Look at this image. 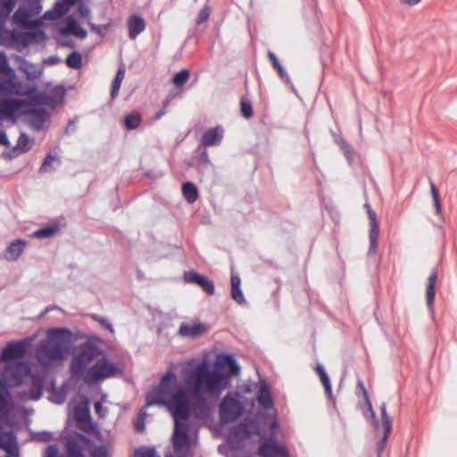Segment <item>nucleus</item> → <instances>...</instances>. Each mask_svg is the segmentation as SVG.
Returning a JSON list of instances; mask_svg holds the SVG:
<instances>
[{
  "instance_id": "nucleus-19",
  "label": "nucleus",
  "mask_w": 457,
  "mask_h": 457,
  "mask_svg": "<svg viewBox=\"0 0 457 457\" xmlns=\"http://www.w3.org/2000/svg\"><path fill=\"white\" fill-rule=\"evenodd\" d=\"M259 404L265 410L273 408V399L270 394V386L265 381H261L259 390L256 395Z\"/></svg>"
},
{
  "instance_id": "nucleus-25",
  "label": "nucleus",
  "mask_w": 457,
  "mask_h": 457,
  "mask_svg": "<svg viewBox=\"0 0 457 457\" xmlns=\"http://www.w3.org/2000/svg\"><path fill=\"white\" fill-rule=\"evenodd\" d=\"M182 194L187 203H195L199 196L196 186L192 182H186L182 186Z\"/></svg>"
},
{
  "instance_id": "nucleus-45",
  "label": "nucleus",
  "mask_w": 457,
  "mask_h": 457,
  "mask_svg": "<svg viewBox=\"0 0 457 457\" xmlns=\"http://www.w3.org/2000/svg\"><path fill=\"white\" fill-rule=\"evenodd\" d=\"M279 77L287 84V85H292V82H291V79L290 78L288 77L287 71L284 70V68L282 67V65L279 63L278 64L277 66L274 67Z\"/></svg>"
},
{
  "instance_id": "nucleus-17",
  "label": "nucleus",
  "mask_w": 457,
  "mask_h": 457,
  "mask_svg": "<svg viewBox=\"0 0 457 457\" xmlns=\"http://www.w3.org/2000/svg\"><path fill=\"white\" fill-rule=\"evenodd\" d=\"M223 137V129L220 126L206 130L201 138V145L204 146L217 145Z\"/></svg>"
},
{
  "instance_id": "nucleus-4",
  "label": "nucleus",
  "mask_w": 457,
  "mask_h": 457,
  "mask_svg": "<svg viewBox=\"0 0 457 457\" xmlns=\"http://www.w3.org/2000/svg\"><path fill=\"white\" fill-rule=\"evenodd\" d=\"M100 356L84 376L83 380L87 385L115 377L120 372L116 363L109 360L103 351Z\"/></svg>"
},
{
  "instance_id": "nucleus-55",
  "label": "nucleus",
  "mask_w": 457,
  "mask_h": 457,
  "mask_svg": "<svg viewBox=\"0 0 457 457\" xmlns=\"http://www.w3.org/2000/svg\"><path fill=\"white\" fill-rule=\"evenodd\" d=\"M401 4L405 5H415L419 4L421 0H399Z\"/></svg>"
},
{
  "instance_id": "nucleus-57",
  "label": "nucleus",
  "mask_w": 457,
  "mask_h": 457,
  "mask_svg": "<svg viewBox=\"0 0 457 457\" xmlns=\"http://www.w3.org/2000/svg\"><path fill=\"white\" fill-rule=\"evenodd\" d=\"M4 34H5V30H4V27L0 26V45L3 44V42L4 40Z\"/></svg>"
},
{
  "instance_id": "nucleus-9",
  "label": "nucleus",
  "mask_w": 457,
  "mask_h": 457,
  "mask_svg": "<svg viewBox=\"0 0 457 457\" xmlns=\"http://www.w3.org/2000/svg\"><path fill=\"white\" fill-rule=\"evenodd\" d=\"M183 279L186 283L197 285L209 295H212L215 293L213 281L195 270L184 272Z\"/></svg>"
},
{
  "instance_id": "nucleus-64",
  "label": "nucleus",
  "mask_w": 457,
  "mask_h": 457,
  "mask_svg": "<svg viewBox=\"0 0 457 457\" xmlns=\"http://www.w3.org/2000/svg\"><path fill=\"white\" fill-rule=\"evenodd\" d=\"M35 6L36 11L34 12V13H38L41 11V6L38 4V3H36Z\"/></svg>"
},
{
  "instance_id": "nucleus-42",
  "label": "nucleus",
  "mask_w": 457,
  "mask_h": 457,
  "mask_svg": "<svg viewBox=\"0 0 457 457\" xmlns=\"http://www.w3.org/2000/svg\"><path fill=\"white\" fill-rule=\"evenodd\" d=\"M93 318L95 320L99 322L104 328H106L108 331H110L111 334H114L113 327L108 319H106L104 317H100L96 314L93 315Z\"/></svg>"
},
{
  "instance_id": "nucleus-7",
  "label": "nucleus",
  "mask_w": 457,
  "mask_h": 457,
  "mask_svg": "<svg viewBox=\"0 0 457 457\" xmlns=\"http://www.w3.org/2000/svg\"><path fill=\"white\" fill-rule=\"evenodd\" d=\"M91 440L77 432L64 437V447L67 457H85V451L91 445Z\"/></svg>"
},
{
  "instance_id": "nucleus-47",
  "label": "nucleus",
  "mask_w": 457,
  "mask_h": 457,
  "mask_svg": "<svg viewBox=\"0 0 457 457\" xmlns=\"http://www.w3.org/2000/svg\"><path fill=\"white\" fill-rule=\"evenodd\" d=\"M210 164V158L206 150L203 151L199 159V168L204 169Z\"/></svg>"
},
{
  "instance_id": "nucleus-46",
  "label": "nucleus",
  "mask_w": 457,
  "mask_h": 457,
  "mask_svg": "<svg viewBox=\"0 0 457 457\" xmlns=\"http://www.w3.org/2000/svg\"><path fill=\"white\" fill-rule=\"evenodd\" d=\"M145 411H141L138 414V418H137V420L135 425V428L138 432H142L145 429Z\"/></svg>"
},
{
  "instance_id": "nucleus-8",
  "label": "nucleus",
  "mask_w": 457,
  "mask_h": 457,
  "mask_svg": "<svg viewBox=\"0 0 457 457\" xmlns=\"http://www.w3.org/2000/svg\"><path fill=\"white\" fill-rule=\"evenodd\" d=\"M244 407L236 398L226 395L220 405V415L223 422H232L242 415Z\"/></svg>"
},
{
  "instance_id": "nucleus-43",
  "label": "nucleus",
  "mask_w": 457,
  "mask_h": 457,
  "mask_svg": "<svg viewBox=\"0 0 457 457\" xmlns=\"http://www.w3.org/2000/svg\"><path fill=\"white\" fill-rule=\"evenodd\" d=\"M357 386H358V387L361 390V392H362V395H363V397H364V399H365V401H366V403L368 404L369 409H370V411H371V416H372V418L375 420V413H374V411H373V410H372V407H371V403H370V398H369L368 392H367V390L365 389V387H364V384H363V382H362V380H361V379H359V380H358V382H357Z\"/></svg>"
},
{
  "instance_id": "nucleus-48",
  "label": "nucleus",
  "mask_w": 457,
  "mask_h": 457,
  "mask_svg": "<svg viewBox=\"0 0 457 457\" xmlns=\"http://www.w3.org/2000/svg\"><path fill=\"white\" fill-rule=\"evenodd\" d=\"M46 457H59L57 446L54 445H49L46 450Z\"/></svg>"
},
{
  "instance_id": "nucleus-53",
  "label": "nucleus",
  "mask_w": 457,
  "mask_h": 457,
  "mask_svg": "<svg viewBox=\"0 0 457 457\" xmlns=\"http://www.w3.org/2000/svg\"><path fill=\"white\" fill-rule=\"evenodd\" d=\"M60 62V59L57 56H50L45 61V63L54 65Z\"/></svg>"
},
{
  "instance_id": "nucleus-11",
  "label": "nucleus",
  "mask_w": 457,
  "mask_h": 457,
  "mask_svg": "<svg viewBox=\"0 0 457 457\" xmlns=\"http://www.w3.org/2000/svg\"><path fill=\"white\" fill-rule=\"evenodd\" d=\"M0 72L4 73L6 77L4 79L6 84L18 91H24L22 83L16 76L15 71L10 66L8 58L4 53H0Z\"/></svg>"
},
{
  "instance_id": "nucleus-28",
  "label": "nucleus",
  "mask_w": 457,
  "mask_h": 457,
  "mask_svg": "<svg viewBox=\"0 0 457 457\" xmlns=\"http://www.w3.org/2000/svg\"><path fill=\"white\" fill-rule=\"evenodd\" d=\"M124 77H125V67L122 65L118 69L115 78L112 82V88H111L112 99H114L118 96V93H119L121 82L124 79Z\"/></svg>"
},
{
  "instance_id": "nucleus-63",
  "label": "nucleus",
  "mask_w": 457,
  "mask_h": 457,
  "mask_svg": "<svg viewBox=\"0 0 457 457\" xmlns=\"http://www.w3.org/2000/svg\"><path fill=\"white\" fill-rule=\"evenodd\" d=\"M164 113H165V110L162 108V110H161V111L156 114V118H157V119L161 118Z\"/></svg>"
},
{
  "instance_id": "nucleus-35",
  "label": "nucleus",
  "mask_w": 457,
  "mask_h": 457,
  "mask_svg": "<svg viewBox=\"0 0 457 457\" xmlns=\"http://www.w3.org/2000/svg\"><path fill=\"white\" fill-rule=\"evenodd\" d=\"M133 457H160L153 447L142 446L134 451Z\"/></svg>"
},
{
  "instance_id": "nucleus-12",
  "label": "nucleus",
  "mask_w": 457,
  "mask_h": 457,
  "mask_svg": "<svg viewBox=\"0 0 457 457\" xmlns=\"http://www.w3.org/2000/svg\"><path fill=\"white\" fill-rule=\"evenodd\" d=\"M26 102L22 99L5 97L0 101V115L4 119L13 118L15 114L25 105Z\"/></svg>"
},
{
  "instance_id": "nucleus-15",
  "label": "nucleus",
  "mask_w": 457,
  "mask_h": 457,
  "mask_svg": "<svg viewBox=\"0 0 457 457\" xmlns=\"http://www.w3.org/2000/svg\"><path fill=\"white\" fill-rule=\"evenodd\" d=\"M207 330V326L201 322L182 323L179 334L182 337L195 338L206 333Z\"/></svg>"
},
{
  "instance_id": "nucleus-10",
  "label": "nucleus",
  "mask_w": 457,
  "mask_h": 457,
  "mask_svg": "<svg viewBox=\"0 0 457 457\" xmlns=\"http://www.w3.org/2000/svg\"><path fill=\"white\" fill-rule=\"evenodd\" d=\"M364 207L367 210V213L370 220V233H369V238H370V247L368 253L369 254H375L378 249V235H379V222L377 217V214L375 212L371 209L370 204H365Z\"/></svg>"
},
{
  "instance_id": "nucleus-27",
  "label": "nucleus",
  "mask_w": 457,
  "mask_h": 457,
  "mask_svg": "<svg viewBox=\"0 0 457 457\" xmlns=\"http://www.w3.org/2000/svg\"><path fill=\"white\" fill-rule=\"evenodd\" d=\"M436 280H437V273L436 270H434L428 278V287H427V303L430 308H432L434 300H435V295H436L435 287H436Z\"/></svg>"
},
{
  "instance_id": "nucleus-3",
  "label": "nucleus",
  "mask_w": 457,
  "mask_h": 457,
  "mask_svg": "<svg viewBox=\"0 0 457 457\" xmlns=\"http://www.w3.org/2000/svg\"><path fill=\"white\" fill-rule=\"evenodd\" d=\"M67 353L63 341L50 339L41 343L36 350L37 361L44 367H53L62 361Z\"/></svg>"
},
{
  "instance_id": "nucleus-41",
  "label": "nucleus",
  "mask_w": 457,
  "mask_h": 457,
  "mask_svg": "<svg viewBox=\"0 0 457 457\" xmlns=\"http://www.w3.org/2000/svg\"><path fill=\"white\" fill-rule=\"evenodd\" d=\"M339 145L341 149L343 150L345 157L348 159L349 162H353V150L352 146L344 139H341L339 141Z\"/></svg>"
},
{
  "instance_id": "nucleus-20",
  "label": "nucleus",
  "mask_w": 457,
  "mask_h": 457,
  "mask_svg": "<svg viewBox=\"0 0 457 457\" xmlns=\"http://www.w3.org/2000/svg\"><path fill=\"white\" fill-rule=\"evenodd\" d=\"M129 37L130 39H136L145 29V21L139 15H131L128 19Z\"/></svg>"
},
{
  "instance_id": "nucleus-2",
  "label": "nucleus",
  "mask_w": 457,
  "mask_h": 457,
  "mask_svg": "<svg viewBox=\"0 0 457 457\" xmlns=\"http://www.w3.org/2000/svg\"><path fill=\"white\" fill-rule=\"evenodd\" d=\"M30 373L24 361L8 362L0 375V418L8 416L14 409V401L9 388L20 386Z\"/></svg>"
},
{
  "instance_id": "nucleus-18",
  "label": "nucleus",
  "mask_w": 457,
  "mask_h": 457,
  "mask_svg": "<svg viewBox=\"0 0 457 457\" xmlns=\"http://www.w3.org/2000/svg\"><path fill=\"white\" fill-rule=\"evenodd\" d=\"M29 124L36 130H41L49 119V114L44 109H33L29 112Z\"/></svg>"
},
{
  "instance_id": "nucleus-16",
  "label": "nucleus",
  "mask_w": 457,
  "mask_h": 457,
  "mask_svg": "<svg viewBox=\"0 0 457 457\" xmlns=\"http://www.w3.org/2000/svg\"><path fill=\"white\" fill-rule=\"evenodd\" d=\"M259 455L262 457H289L286 448L270 442H265L260 445Z\"/></svg>"
},
{
  "instance_id": "nucleus-5",
  "label": "nucleus",
  "mask_w": 457,
  "mask_h": 457,
  "mask_svg": "<svg viewBox=\"0 0 457 457\" xmlns=\"http://www.w3.org/2000/svg\"><path fill=\"white\" fill-rule=\"evenodd\" d=\"M101 353L102 350L92 343L87 342L81 345L79 353L72 357L70 364L71 377H79L86 371L88 364Z\"/></svg>"
},
{
  "instance_id": "nucleus-37",
  "label": "nucleus",
  "mask_w": 457,
  "mask_h": 457,
  "mask_svg": "<svg viewBox=\"0 0 457 457\" xmlns=\"http://www.w3.org/2000/svg\"><path fill=\"white\" fill-rule=\"evenodd\" d=\"M320 378L322 385L324 386V388H325L328 397L329 398L330 401L335 403V397L332 395L331 384H330V380H329L328 374L327 373L321 374L320 376Z\"/></svg>"
},
{
  "instance_id": "nucleus-56",
  "label": "nucleus",
  "mask_w": 457,
  "mask_h": 457,
  "mask_svg": "<svg viewBox=\"0 0 457 457\" xmlns=\"http://www.w3.org/2000/svg\"><path fill=\"white\" fill-rule=\"evenodd\" d=\"M51 434L48 433V432H44L42 435H41V437H40V440L41 441H49L51 439Z\"/></svg>"
},
{
  "instance_id": "nucleus-54",
  "label": "nucleus",
  "mask_w": 457,
  "mask_h": 457,
  "mask_svg": "<svg viewBox=\"0 0 457 457\" xmlns=\"http://www.w3.org/2000/svg\"><path fill=\"white\" fill-rule=\"evenodd\" d=\"M433 202H434L436 214L441 215L442 214V205H441L440 199L433 201Z\"/></svg>"
},
{
  "instance_id": "nucleus-1",
  "label": "nucleus",
  "mask_w": 457,
  "mask_h": 457,
  "mask_svg": "<svg viewBox=\"0 0 457 457\" xmlns=\"http://www.w3.org/2000/svg\"><path fill=\"white\" fill-rule=\"evenodd\" d=\"M184 382L186 390L179 386L176 375L170 370L167 371L159 386L146 396L147 405H164L173 417L172 444L177 453L188 446L189 426L186 422L190 417V407L187 394L204 404L208 395L219 397L228 386L224 376L211 370L205 362L187 370Z\"/></svg>"
},
{
  "instance_id": "nucleus-22",
  "label": "nucleus",
  "mask_w": 457,
  "mask_h": 457,
  "mask_svg": "<svg viewBox=\"0 0 457 457\" xmlns=\"http://www.w3.org/2000/svg\"><path fill=\"white\" fill-rule=\"evenodd\" d=\"M231 282V297L238 304H245L246 301L241 290V279L237 274L232 273Z\"/></svg>"
},
{
  "instance_id": "nucleus-6",
  "label": "nucleus",
  "mask_w": 457,
  "mask_h": 457,
  "mask_svg": "<svg viewBox=\"0 0 457 457\" xmlns=\"http://www.w3.org/2000/svg\"><path fill=\"white\" fill-rule=\"evenodd\" d=\"M15 426V421L7 420L0 421V449L6 452L5 457H17L19 453Z\"/></svg>"
},
{
  "instance_id": "nucleus-23",
  "label": "nucleus",
  "mask_w": 457,
  "mask_h": 457,
  "mask_svg": "<svg viewBox=\"0 0 457 457\" xmlns=\"http://www.w3.org/2000/svg\"><path fill=\"white\" fill-rule=\"evenodd\" d=\"M62 34H73L80 38H85L87 35V31L79 24L72 17L67 19V26L61 29Z\"/></svg>"
},
{
  "instance_id": "nucleus-62",
  "label": "nucleus",
  "mask_w": 457,
  "mask_h": 457,
  "mask_svg": "<svg viewBox=\"0 0 457 457\" xmlns=\"http://www.w3.org/2000/svg\"><path fill=\"white\" fill-rule=\"evenodd\" d=\"M62 46H66L73 47L74 44L72 42L64 41V42H62Z\"/></svg>"
},
{
  "instance_id": "nucleus-61",
  "label": "nucleus",
  "mask_w": 457,
  "mask_h": 457,
  "mask_svg": "<svg viewBox=\"0 0 457 457\" xmlns=\"http://www.w3.org/2000/svg\"><path fill=\"white\" fill-rule=\"evenodd\" d=\"M79 12H80V13L85 14V15H87V13H89V10H88V9H87V7H86V6H81V7L79 8Z\"/></svg>"
},
{
  "instance_id": "nucleus-14",
  "label": "nucleus",
  "mask_w": 457,
  "mask_h": 457,
  "mask_svg": "<svg viewBox=\"0 0 457 457\" xmlns=\"http://www.w3.org/2000/svg\"><path fill=\"white\" fill-rule=\"evenodd\" d=\"M28 242L24 239H15L5 249L2 254V259L8 262H15L24 252Z\"/></svg>"
},
{
  "instance_id": "nucleus-36",
  "label": "nucleus",
  "mask_w": 457,
  "mask_h": 457,
  "mask_svg": "<svg viewBox=\"0 0 457 457\" xmlns=\"http://www.w3.org/2000/svg\"><path fill=\"white\" fill-rule=\"evenodd\" d=\"M189 78V71L188 70H181L178 73L174 75L172 78V83L177 87H182Z\"/></svg>"
},
{
  "instance_id": "nucleus-13",
  "label": "nucleus",
  "mask_w": 457,
  "mask_h": 457,
  "mask_svg": "<svg viewBox=\"0 0 457 457\" xmlns=\"http://www.w3.org/2000/svg\"><path fill=\"white\" fill-rule=\"evenodd\" d=\"M26 344L24 342H11L3 349L1 359L10 361L14 359H21L24 356Z\"/></svg>"
},
{
  "instance_id": "nucleus-60",
  "label": "nucleus",
  "mask_w": 457,
  "mask_h": 457,
  "mask_svg": "<svg viewBox=\"0 0 457 457\" xmlns=\"http://www.w3.org/2000/svg\"><path fill=\"white\" fill-rule=\"evenodd\" d=\"M41 395H42L41 389H40V388H38V389H37V393H36L35 395H33L31 396V398H32V399H34V400H37V399H39V398L41 397Z\"/></svg>"
},
{
  "instance_id": "nucleus-39",
  "label": "nucleus",
  "mask_w": 457,
  "mask_h": 457,
  "mask_svg": "<svg viewBox=\"0 0 457 457\" xmlns=\"http://www.w3.org/2000/svg\"><path fill=\"white\" fill-rule=\"evenodd\" d=\"M240 107L241 113L245 118L249 119L253 116L252 104L248 100L241 99Z\"/></svg>"
},
{
  "instance_id": "nucleus-31",
  "label": "nucleus",
  "mask_w": 457,
  "mask_h": 457,
  "mask_svg": "<svg viewBox=\"0 0 457 457\" xmlns=\"http://www.w3.org/2000/svg\"><path fill=\"white\" fill-rule=\"evenodd\" d=\"M31 148V141L29 136L22 132L17 141V145L14 147V151H20L21 153H27Z\"/></svg>"
},
{
  "instance_id": "nucleus-32",
  "label": "nucleus",
  "mask_w": 457,
  "mask_h": 457,
  "mask_svg": "<svg viewBox=\"0 0 457 457\" xmlns=\"http://www.w3.org/2000/svg\"><path fill=\"white\" fill-rule=\"evenodd\" d=\"M141 123V115L138 113H130L124 118V125L127 129H135Z\"/></svg>"
},
{
  "instance_id": "nucleus-24",
  "label": "nucleus",
  "mask_w": 457,
  "mask_h": 457,
  "mask_svg": "<svg viewBox=\"0 0 457 457\" xmlns=\"http://www.w3.org/2000/svg\"><path fill=\"white\" fill-rule=\"evenodd\" d=\"M30 12L22 7H19L12 15L15 24L22 28H28L30 23Z\"/></svg>"
},
{
  "instance_id": "nucleus-38",
  "label": "nucleus",
  "mask_w": 457,
  "mask_h": 457,
  "mask_svg": "<svg viewBox=\"0 0 457 457\" xmlns=\"http://www.w3.org/2000/svg\"><path fill=\"white\" fill-rule=\"evenodd\" d=\"M91 457H110L109 447L105 445L96 446L90 453Z\"/></svg>"
},
{
  "instance_id": "nucleus-44",
  "label": "nucleus",
  "mask_w": 457,
  "mask_h": 457,
  "mask_svg": "<svg viewBox=\"0 0 457 457\" xmlns=\"http://www.w3.org/2000/svg\"><path fill=\"white\" fill-rule=\"evenodd\" d=\"M226 362L229 365L232 374L237 375L239 373V366L237 364L236 360L231 355L226 356Z\"/></svg>"
},
{
  "instance_id": "nucleus-33",
  "label": "nucleus",
  "mask_w": 457,
  "mask_h": 457,
  "mask_svg": "<svg viewBox=\"0 0 457 457\" xmlns=\"http://www.w3.org/2000/svg\"><path fill=\"white\" fill-rule=\"evenodd\" d=\"M66 64L71 69H79L82 66V57L79 52H72L66 58Z\"/></svg>"
},
{
  "instance_id": "nucleus-51",
  "label": "nucleus",
  "mask_w": 457,
  "mask_h": 457,
  "mask_svg": "<svg viewBox=\"0 0 457 457\" xmlns=\"http://www.w3.org/2000/svg\"><path fill=\"white\" fill-rule=\"evenodd\" d=\"M0 145H5V146L10 145V142L7 138V136L3 129H0Z\"/></svg>"
},
{
  "instance_id": "nucleus-40",
  "label": "nucleus",
  "mask_w": 457,
  "mask_h": 457,
  "mask_svg": "<svg viewBox=\"0 0 457 457\" xmlns=\"http://www.w3.org/2000/svg\"><path fill=\"white\" fill-rule=\"evenodd\" d=\"M211 14V7L207 4H205L203 9L200 10L198 16L196 18L195 23L197 25H200L204 22H205Z\"/></svg>"
},
{
  "instance_id": "nucleus-26",
  "label": "nucleus",
  "mask_w": 457,
  "mask_h": 457,
  "mask_svg": "<svg viewBox=\"0 0 457 457\" xmlns=\"http://www.w3.org/2000/svg\"><path fill=\"white\" fill-rule=\"evenodd\" d=\"M59 230L60 226L57 223H54L34 231L32 237L36 238H50L54 237Z\"/></svg>"
},
{
  "instance_id": "nucleus-58",
  "label": "nucleus",
  "mask_w": 457,
  "mask_h": 457,
  "mask_svg": "<svg viewBox=\"0 0 457 457\" xmlns=\"http://www.w3.org/2000/svg\"><path fill=\"white\" fill-rule=\"evenodd\" d=\"M70 130L74 131V122L72 120H70L67 127H66V133H69Z\"/></svg>"
},
{
  "instance_id": "nucleus-30",
  "label": "nucleus",
  "mask_w": 457,
  "mask_h": 457,
  "mask_svg": "<svg viewBox=\"0 0 457 457\" xmlns=\"http://www.w3.org/2000/svg\"><path fill=\"white\" fill-rule=\"evenodd\" d=\"M54 163L59 165L61 163L60 159L56 155L46 154L39 168V172L46 173L54 170Z\"/></svg>"
},
{
  "instance_id": "nucleus-49",
  "label": "nucleus",
  "mask_w": 457,
  "mask_h": 457,
  "mask_svg": "<svg viewBox=\"0 0 457 457\" xmlns=\"http://www.w3.org/2000/svg\"><path fill=\"white\" fill-rule=\"evenodd\" d=\"M385 430V433H384V436L382 437V439L379 441L378 443V456H380L382 451L384 450L385 448V445L386 444V441H387V438L390 435V433H386V429H384Z\"/></svg>"
},
{
  "instance_id": "nucleus-52",
  "label": "nucleus",
  "mask_w": 457,
  "mask_h": 457,
  "mask_svg": "<svg viewBox=\"0 0 457 457\" xmlns=\"http://www.w3.org/2000/svg\"><path fill=\"white\" fill-rule=\"evenodd\" d=\"M268 57H269L270 61L271 62L273 67H275V66H277L278 64L280 63L278 59L275 55V54L272 53L271 51L268 52Z\"/></svg>"
},
{
  "instance_id": "nucleus-21",
  "label": "nucleus",
  "mask_w": 457,
  "mask_h": 457,
  "mask_svg": "<svg viewBox=\"0 0 457 457\" xmlns=\"http://www.w3.org/2000/svg\"><path fill=\"white\" fill-rule=\"evenodd\" d=\"M15 60L20 63V70L22 71L29 80H33L39 78L42 71L30 62H28L23 57L16 55Z\"/></svg>"
},
{
  "instance_id": "nucleus-34",
  "label": "nucleus",
  "mask_w": 457,
  "mask_h": 457,
  "mask_svg": "<svg viewBox=\"0 0 457 457\" xmlns=\"http://www.w3.org/2000/svg\"><path fill=\"white\" fill-rule=\"evenodd\" d=\"M381 410V424L384 429H386V433L392 431V420L386 412V404L383 403L380 406Z\"/></svg>"
},
{
  "instance_id": "nucleus-29",
  "label": "nucleus",
  "mask_w": 457,
  "mask_h": 457,
  "mask_svg": "<svg viewBox=\"0 0 457 457\" xmlns=\"http://www.w3.org/2000/svg\"><path fill=\"white\" fill-rule=\"evenodd\" d=\"M17 0H0V21H4L13 11Z\"/></svg>"
},
{
  "instance_id": "nucleus-59",
  "label": "nucleus",
  "mask_w": 457,
  "mask_h": 457,
  "mask_svg": "<svg viewBox=\"0 0 457 457\" xmlns=\"http://www.w3.org/2000/svg\"><path fill=\"white\" fill-rule=\"evenodd\" d=\"M316 371L319 374V376H320L321 374L326 373L324 368L320 364L317 365Z\"/></svg>"
},
{
  "instance_id": "nucleus-50",
  "label": "nucleus",
  "mask_w": 457,
  "mask_h": 457,
  "mask_svg": "<svg viewBox=\"0 0 457 457\" xmlns=\"http://www.w3.org/2000/svg\"><path fill=\"white\" fill-rule=\"evenodd\" d=\"M430 191H431L433 201L440 199L438 189L436 188L435 183L432 181H430Z\"/></svg>"
}]
</instances>
